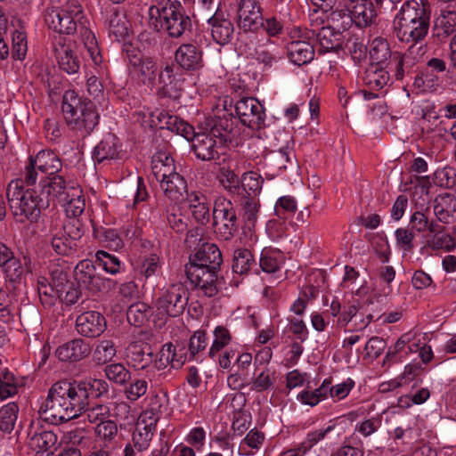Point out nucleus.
<instances>
[{
	"mask_svg": "<svg viewBox=\"0 0 456 456\" xmlns=\"http://www.w3.org/2000/svg\"><path fill=\"white\" fill-rule=\"evenodd\" d=\"M109 392L110 385L102 379L59 380L48 390L39 412L52 424L64 423L78 417L87 409L90 395L100 399L108 397Z\"/></svg>",
	"mask_w": 456,
	"mask_h": 456,
	"instance_id": "1",
	"label": "nucleus"
},
{
	"mask_svg": "<svg viewBox=\"0 0 456 456\" xmlns=\"http://www.w3.org/2000/svg\"><path fill=\"white\" fill-rule=\"evenodd\" d=\"M431 20V5L428 0H407L403 3L393 20L395 37L409 46L406 56L421 59L427 52L424 43Z\"/></svg>",
	"mask_w": 456,
	"mask_h": 456,
	"instance_id": "2",
	"label": "nucleus"
},
{
	"mask_svg": "<svg viewBox=\"0 0 456 456\" xmlns=\"http://www.w3.org/2000/svg\"><path fill=\"white\" fill-rule=\"evenodd\" d=\"M150 27L157 32H166L172 38H179L191 29V20L178 1L156 0L149 8Z\"/></svg>",
	"mask_w": 456,
	"mask_h": 456,
	"instance_id": "3",
	"label": "nucleus"
},
{
	"mask_svg": "<svg viewBox=\"0 0 456 456\" xmlns=\"http://www.w3.org/2000/svg\"><path fill=\"white\" fill-rule=\"evenodd\" d=\"M9 208L17 223H36L41 211L47 208V200L36 188H25L22 182L11 181L6 189Z\"/></svg>",
	"mask_w": 456,
	"mask_h": 456,
	"instance_id": "4",
	"label": "nucleus"
},
{
	"mask_svg": "<svg viewBox=\"0 0 456 456\" xmlns=\"http://www.w3.org/2000/svg\"><path fill=\"white\" fill-rule=\"evenodd\" d=\"M61 110L68 126L82 137L89 135L99 124V114L94 103L79 98L74 91H66Z\"/></svg>",
	"mask_w": 456,
	"mask_h": 456,
	"instance_id": "5",
	"label": "nucleus"
},
{
	"mask_svg": "<svg viewBox=\"0 0 456 456\" xmlns=\"http://www.w3.org/2000/svg\"><path fill=\"white\" fill-rule=\"evenodd\" d=\"M237 127V118L233 116L231 110L227 109V102H224L223 108H216L214 115L208 117L201 123V128L214 135L219 145L232 142Z\"/></svg>",
	"mask_w": 456,
	"mask_h": 456,
	"instance_id": "6",
	"label": "nucleus"
},
{
	"mask_svg": "<svg viewBox=\"0 0 456 456\" xmlns=\"http://www.w3.org/2000/svg\"><path fill=\"white\" fill-rule=\"evenodd\" d=\"M215 232L224 240H232L238 232L239 220L231 200L219 199L213 209Z\"/></svg>",
	"mask_w": 456,
	"mask_h": 456,
	"instance_id": "7",
	"label": "nucleus"
},
{
	"mask_svg": "<svg viewBox=\"0 0 456 456\" xmlns=\"http://www.w3.org/2000/svg\"><path fill=\"white\" fill-rule=\"evenodd\" d=\"M188 303V291L181 283L170 285L157 299L156 308L160 315L177 317Z\"/></svg>",
	"mask_w": 456,
	"mask_h": 456,
	"instance_id": "8",
	"label": "nucleus"
},
{
	"mask_svg": "<svg viewBox=\"0 0 456 456\" xmlns=\"http://www.w3.org/2000/svg\"><path fill=\"white\" fill-rule=\"evenodd\" d=\"M90 300L83 299L76 307L81 313L76 320L77 331L87 338H96L106 330L105 317L96 311H86L90 307Z\"/></svg>",
	"mask_w": 456,
	"mask_h": 456,
	"instance_id": "9",
	"label": "nucleus"
},
{
	"mask_svg": "<svg viewBox=\"0 0 456 456\" xmlns=\"http://www.w3.org/2000/svg\"><path fill=\"white\" fill-rule=\"evenodd\" d=\"M237 119L253 130H258L265 126V109L262 104L253 97H243L234 105Z\"/></svg>",
	"mask_w": 456,
	"mask_h": 456,
	"instance_id": "10",
	"label": "nucleus"
},
{
	"mask_svg": "<svg viewBox=\"0 0 456 456\" xmlns=\"http://www.w3.org/2000/svg\"><path fill=\"white\" fill-rule=\"evenodd\" d=\"M220 267L185 265L184 272L195 287L202 290L205 296L214 297L218 292L217 281Z\"/></svg>",
	"mask_w": 456,
	"mask_h": 456,
	"instance_id": "11",
	"label": "nucleus"
},
{
	"mask_svg": "<svg viewBox=\"0 0 456 456\" xmlns=\"http://www.w3.org/2000/svg\"><path fill=\"white\" fill-rule=\"evenodd\" d=\"M237 24L244 32H257L264 24L262 9L256 0H239Z\"/></svg>",
	"mask_w": 456,
	"mask_h": 456,
	"instance_id": "12",
	"label": "nucleus"
},
{
	"mask_svg": "<svg viewBox=\"0 0 456 456\" xmlns=\"http://www.w3.org/2000/svg\"><path fill=\"white\" fill-rule=\"evenodd\" d=\"M74 186H68L65 179L59 175L44 176L41 175L38 184V192L41 198L47 200V208L51 202L57 200L59 203L67 201L69 193Z\"/></svg>",
	"mask_w": 456,
	"mask_h": 456,
	"instance_id": "13",
	"label": "nucleus"
},
{
	"mask_svg": "<svg viewBox=\"0 0 456 456\" xmlns=\"http://www.w3.org/2000/svg\"><path fill=\"white\" fill-rule=\"evenodd\" d=\"M75 280L86 289L98 292L104 285L103 279L97 273L94 264L88 259L80 261L74 269Z\"/></svg>",
	"mask_w": 456,
	"mask_h": 456,
	"instance_id": "14",
	"label": "nucleus"
},
{
	"mask_svg": "<svg viewBox=\"0 0 456 456\" xmlns=\"http://www.w3.org/2000/svg\"><path fill=\"white\" fill-rule=\"evenodd\" d=\"M213 12L214 9L203 16L211 26L213 39L219 45H224L228 43L232 37L234 31L233 24L224 16L223 12L216 10L212 14Z\"/></svg>",
	"mask_w": 456,
	"mask_h": 456,
	"instance_id": "15",
	"label": "nucleus"
},
{
	"mask_svg": "<svg viewBox=\"0 0 456 456\" xmlns=\"http://www.w3.org/2000/svg\"><path fill=\"white\" fill-rule=\"evenodd\" d=\"M77 19L59 8L47 9L45 13V21L48 28L59 34H73L77 30Z\"/></svg>",
	"mask_w": 456,
	"mask_h": 456,
	"instance_id": "16",
	"label": "nucleus"
},
{
	"mask_svg": "<svg viewBox=\"0 0 456 456\" xmlns=\"http://www.w3.org/2000/svg\"><path fill=\"white\" fill-rule=\"evenodd\" d=\"M173 65H167L159 75V83L161 85L158 90L160 98H169L178 101L182 95L183 81L175 77Z\"/></svg>",
	"mask_w": 456,
	"mask_h": 456,
	"instance_id": "17",
	"label": "nucleus"
},
{
	"mask_svg": "<svg viewBox=\"0 0 456 456\" xmlns=\"http://www.w3.org/2000/svg\"><path fill=\"white\" fill-rule=\"evenodd\" d=\"M61 37L57 45H54V56L59 68L69 75L77 74L80 70L82 61L77 52L69 45L61 42Z\"/></svg>",
	"mask_w": 456,
	"mask_h": 456,
	"instance_id": "18",
	"label": "nucleus"
},
{
	"mask_svg": "<svg viewBox=\"0 0 456 456\" xmlns=\"http://www.w3.org/2000/svg\"><path fill=\"white\" fill-rule=\"evenodd\" d=\"M126 359L132 367L144 370L153 362L151 346L142 341H134L126 348Z\"/></svg>",
	"mask_w": 456,
	"mask_h": 456,
	"instance_id": "19",
	"label": "nucleus"
},
{
	"mask_svg": "<svg viewBox=\"0 0 456 456\" xmlns=\"http://www.w3.org/2000/svg\"><path fill=\"white\" fill-rule=\"evenodd\" d=\"M208 132L197 133L192 138L191 149L195 156L203 161H210L219 157L218 142Z\"/></svg>",
	"mask_w": 456,
	"mask_h": 456,
	"instance_id": "20",
	"label": "nucleus"
},
{
	"mask_svg": "<svg viewBox=\"0 0 456 456\" xmlns=\"http://www.w3.org/2000/svg\"><path fill=\"white\" fill-rule=\"evenodd\" d=\"M346 7L352 21L358 28L370 26L376 17L372 3L368 0H347Z\"/></svg>",
	"mask_w": 456,
	"mask_h": 456,
	"instance_id": "21",
	"label": "nucleus"
},
{
	"mask_svg": "<svg viewBox=\"0 0 456 456\" xmlns=\"http://www.w3.org/2000/svg\"><path fill=\"white\" fill-rule=\"evenodd\" d=\"M175 60L182 69L188 71L200 69L203 66L202 52L193 44H183L175 51Z\"/></svg>",
	"mask_w": 456,
	"mask_h": 456,
	"instance_id": "22",
	"label": "nucleus"
},
{
	"mask_svg": "<svg viewBox=\"0 0 456 456\" xmlns=\"http://www.w3.org/2000/svg\"><path fill=\"white\" fill-rule=\"evenodd\" d=\"M222 263V253L217 246L203 242L194 254L190 255V263L187 265L221 267Z\"/></svg>",
	"mask_w": 456,
	"mask_h": 456,
	"instance_id": "23",
	"label": "nucleus"
},
{
	"mask_svg": "<svg viewBox=\"0 0 456 456\" xmlns=\"http://www.w3.org/2000/svg\"><path fill=\"white\" fill-rule=\"evenodd\" d=\"M308 34V38L315 37L320 48V53L338 52L343 47V34L330 28V27H322L318 31L311 29Z\"/></svg>",
	"mask_w": 456,
	"mask_h": 456,
	"instance_id": "24",
	"label": "nucleus"
},
{
	"mask_svg": "<svg viewBox=\"0 0 456 456\" xmlns=\"http://www.w3.org/2000/svg\"><path fill=\"white\" fill-rule=\"evenodd\" d=\"M91 351L88 342L82 338H75L59 346L56 354L62 362H78L87 357Z\"/></svg>",
	"mask_w": 456,
	"mask_h": 456,
	"instance_id": "25",
	"label": "nucleus"
},
{
	"mask_svg": "<svg viewBox=\"0 0 456 456\" xmlns=\"http://www.w3.org/2000/svg\"><path fill=\"white\" fill-rule=\"evenodd\" d=\"M31 426L28 431V445L37 453H42L54 448L57 444V435L53 431L37 428Z\"/></svg>",
	"mask_w": 456,
	"mask_h": 456,
	"instance_id": "26",
	"label": "nucleus"
},
{
	"mask_svg": "<svg viewBox=\"0 0 456 456\" xmlns=\"http://www.w3.org/2000/svg\"><path fill=\"white\" fill-rule=\"evenodd\" d=\"M34 165L40 171L41 175L50 176L61 170L62 163L58 155L51 150L39 151L36 157L30 156Z\"/></svg>",
	"mask_w": 456,
	"mask_h": 456,
	"instance_id": "27",
	"label": "nucleus"
},
{
	"mask_svg": "<svg viewBox=\"0 0 456 456\" xmlns=\"http://www.w3.org/2000/svg\"><path fill=\"white\" fill-rule=\"evenodd\" d=\"M151 170L154 177L159 183L177 174L175 161L167 153L159 151L153 155L151 159Z\"/></svg>",
	"mask_w": 456,
	"mask_h": 456,
	"instance_id": "28",
	"label": "nucleus"
},
{
	"mask_svg": "<svg viewBox=\"0 0 456 456\" xmlns=\"http://www.w3.org/2000/svg\"><path fill=\"white\" fill-rule=\"evenodd\" d=\"M118 139L113 134H108L93 151V159L98 164L118 159Z\"/></svg>",
	"mask_w": 456,
	"mask_h": 456,
	"instance_id": "29",
	"label": "nucleus"
},
{
	"mask_svg": "<svg viewBox=\"0 0 456 456\" xmlns=\"http://www.w3.org/2000/svg\"><path fill=\"white\" fill-rule=\"evenodd\" d=\"M433 211L440 223L452 224L456 220V200L449 194L438 196L434 200Z\"/></svg>",
	"mask_w": 456,
	"mask_h": 456,
	"instance_id": "30",
	"label": "nucleus"
},
{
	"mask_svg": "<svg viewBox=\"0 0 456 456\" xmlns=\"http://www.w3.org/2000/svg\"><path fill=\"white\" fill-rule=\"evenodd\" d=\"M288 57L297 66L309 63L314 56V46L306 41L296 40L287 45Z\"/></svg>",
	"mask_w": 456,
	"mask_h": 456,
	"instance_id": "31",
	"label": "nucleus"
},
{
	"mask_svg": "<svg viewBox=\"0 0 456 456\" xmlns=\"http://www.w3.org/2000/svg\"><path fill=\"white\" fill-rule=\"evenodd\" d=\"M160 188L168 199L171 200H179L183 193L187 192V183L184 178L177 173L161 183Z\"/></svg>",
	"mask_w": 456,
	"mask_h": 456,
	"instance_id": "32",
	"label": "nucleus"
},
{
	"mask_svg": "<svg viewBox=\"0 0 456 456\" xmlns=\"http://www.w3.org/2000/svg\"><path fill=\"white\" fill-rule=\"evenodd\" d=\"M364 83L370 89H381L389 81V74L384 66L370 65L363 77Z\"/></svg>",
	"mask_w": 456,
	"mask_h": 456,
	"instance_id": "33",
	"label": "nucleus"
},
{
	"mask_svg": "<svg viewBox=\"0 0 456 456\" xmlns=\"http://www.w3.org/2000/svg\"><path fill=\"white\" fill-rule=\"evenodd\" d=\"M244 227L251 231L256 223L260 208L259 200L252 196H243L241 200Z\"/></svg>",
	"mask_w": 456,
	"mask_h": 456,
	"instance_id": "34",
	"label": "nucleus"
},
{
	"mask_svg": "<svg viewBox=\"0 0 456 456\" xmlns=\"http://www.w3.org/2000/svg\"><path fill=\"white\" fill-rule=\"evenodd\" d=\"M391 57L387 41L381 37L375 38L370 49V65L384 66Z\"/></svg>",
	"mask_w": 456,
	"mask_h": 456,
	"instance_id": "35",
	"label": "nucleus"
},
{
	"mask_svg": "<svg viewBox=\"0 0 456 456\" xmlns=\"http://www.w3.org/2000/svg\"><path fill=\"white\" fill-rule=\"evenodd\" d=\"M50 245L60 256H72L77 249V243L69 239L61 230L53 234Z\"/></svg>",
	"mask_w": 456,
	"mask_h": 456,
	"instance_id": "36",
	"label": "nucleus"
},
{
	"mask_svg": "<svg viewBox=\"0 0 456 456\" xmlns=\"http://www.w3.org/2000/svg\"><path fill=\"white\" fill-rule=\"evenodd\" d=\"M67 201H61V204L65 207V212L69 218H77L85 210V200L82 199L81 191L74 187L69 193Z\"/></svg>",
	"mask_w": 456,
	"mask_h": 456,
	"instance_id": "37",
	"label": "nucleus"
},
{
	"mask_svg": "<svg viewBox=\"0 0 456 456\" xmlns=\"http://www.w3.org/2000/svg\"><path fill=\"white\" fill-rule=\"evenodd\" d=\"M151 315V307L143 302L130 305L126 311L127 322L135 327L142 326Z\"/></svg>",
	"mask_w": 456,
	"mask_h": 456,
	"instance_id": "38",
	"label": "nucleus"
},
{
	"mask_svg": "<svg viewBox=\"0 0 456 456\" xmlns=\"http://www.w3.org/2000/svg\"><path fill=\"white\" fill-rule=\"evenodd\" d=\"M155 427L152 423H137L135 430L133 433L134 446L140 452L146 450L152 439Z\"/></svg>",
	"mask_w": 456,
	"mask_h": 456,
	"instance_id": "39",
	"label": "nucleus"
},
{
	"mask_svg": "<svg viewBox=\"0 0 456 456\" xmlns=\"http://www.w3.org/2000/svg\"><path fill=\"white\" fill-rule=\"evenodd\" d=\"M126 20L124 14H122L117 8L111 11L110 17L107 20L108 29L117 40L124 38L128 34V28L126 26Z\"/></svg>",
	"mask_w": 456,
	"mask_h": 456,
	"instance_id": "40",
	"label": "nucleus"
},
{
	"mask_svg": "<svg viewBox=\"0 0 456 456\" xmlns=\"http://www.w3.org/2000/svg\"><path fill=\"white\" fill-rule=\"evenodd\" d=\"M19 407L16 403H9L0 408V429L10 434L18 418Z\"/></svg>",
	"mask_w": 456,
	"mask_h": 456,
	"instance_id": "41",
	"label": "nucleus"
},
{
	"mask_svg": "<svg viewBox=\"0 0 456 456\" xmlns=\"http://www.w3.org/2000/svg\"><path fill=\"white\" fill-rule=\"evenodd\" d=\"M94 236L99 241L105 243L106 247L115 250L121 248L124 246L118 232L111 228L94 226Z\"/></svg>",
	"mask_w": 456,
	"mask_h": 456,
	"instance_id": "42",
	"label": "nucleus"
},
{
	"mask_svg": "<svg viewBox=\"0 0 456 456\" xmlns=\"http://www.w3.org/2000/svg\"><path fill=\"white\" fill-rule=\"evenodd\" d=\"M263 183V177L254 171L245 172L240 178V187L245 191V196L256 198L261 192Z\"/></svg>",
	"mask_w": 456,
	"mask_h": 456,
	"instance_id": "43",
	"label": "nucleus"
},
{
	"mask_svg": "<svg viewBox=\"0 0 456 456\" xmlns=\"http://www.w3.org/2000/svg\"><path fill=\"white\" fill-rule=\"evenodd\" d=\"M252 253L246 248H239L234 251L232 259V271L239 274L247 273L251 266L255 265Z\"/></svg>",
	"mask_w": 456,
	"mask_h": 456,
	"instance_id": "44",
	"label": "nucleus"
},
{
	"mask_svg": "<svg viewBox=\"0 0 456 456\" xmlns=\"http://www.w3.org/2000/svg\"><path fill=\"white\" fill-rule=\"evenodd\" d=\"M116 346L111 340H102L98 343L93 353V362L95 365H103L112 360L116 355Z\"/></svg>",
	"mask_w": 456,
	"mask_h": 456,
	"instance_id": "45",
	"label": "nucleus"
},
{
	"mask_svg": "<svg viewBox=\"0 0 456 456\" xmlns=\"http://www.w3.org/2000/svg\"><path fill=\"white\" fill-rule=\"evenodd\" d=\"M80 37L85 48L90 54L92 61L96 65L100 64L102 62V56L100 54L98 43L94 34L88 28L81 27Z\"/></svg>",
	"mask_w": 456,
	"mask_h": 456,
	"instance_id": "46",
	"label": "nucleus"
},
{
	"mask_svg": "<svg viewBox=\"0 0 456 456\" xmlns=\"http://www.w3.org/2000/svg\"><path fill=\"white\" fill-rule=\"evenodd\" d=\"M217 179L222 186L232 194H239L240 189V178L233 170L221 167L217 174Z\"/></svg>",
	"mask_w": 456,
	"mask_h": 456,
	"instance_id": "47",
	"label": "nucleus"
},
{
	"mask_svg": "<svg viewBox=\"0 0 456 456\" xmlns=\"http://www.w3.org/2000/svg\"><path fill=\"white\" fill-rule=\"evenodd\" d=\"M427 245L433 250L443 249L450 252L456 247L455 240L444 230L440 233L428 237Z\"/></svg>",
	"mask_w": 456,
	"mask_h": 456,
	"instance_id": "48",
	"label": "nucleus"
},
{
	"mask_svg": "<svg viewBox=\"0 0 456 456\" xmlns=\"http://www.w3.org/2000/svg\"><path fill=\"white\" fill-rule=\"evenodd\" d=\"M433 183L446 189L456 188V168L444 167L437 169L433 175Z\"/></svg>",
	"mask_w": 456,
	"mask_h": 456,
	"instance_id": "49",
	"label": "nucleus"
},
{
	"mask_svg": "<svg viewBox=\"0 0 456 456\" xmlns=\"http://www.w3.org/2000/svg\"><path fill=\"white\" fill-rule=\"evenodd\" d=\"M328 27L340 32L341 34L347 30L353 23L349 12L345 10L332 11L328 16Z\"/></svg>",
	"mask_w": 456,
	"mask_h": 456,
	"instance_id": "50",
	"label": "nucleus"
},
{
	"mask_svg": "<svg viewBox=\"0 0 456 456\" xmlns=\"http://www.w3.org/2000/svg\"><path fill=\"white\" fill-rule=\"evenodd\" d=\"M18 387L14 375L8 370H0V400L7 399L17 394Z\"/></svg>",
	"mask_w": 456,
	"mask_h": 456,
	"instance_id": "51",
	"label": "nucleus"
},
{
	"mask_svg": "<svg viewBox=\"0 0 456 456\" xmlns=\"http://www.w3.org/2000/svg\"><path fill=\"white\" fill-rule=\"evenodd\" d=\"M106 378L118 385H124L131 379L130 371L122 363H111L104 368Z\"/></svg>",
	"mask_w": 456,
	"mask_h": 456,
	"instance_id": "52",
	"label": "nucleus"
},
{
	"mask_svg": "<svg viewBox=\"0 0 456 456\" xmlns=\"http://www.w3.org/2000/svg\"><path fill=\"white\" fill-rule=\"evenodd\" d=\"M244 53L248 56H251L258 63L264 65L265 69H269L278 61L279 58L268 51L264 45L256 47L253 51L245 50Z\"/></svg>",
	"mask_w": 456,
	"mask_h": 456,
	"instance_id": "53",
	"label": "nucleus"
},
{
	"mask_svg": "<svg viewBox=\"0 0 456 456\" xmlns=\"http://www.w3.org/2000/svg\"><path fill=\"white\" fill-rule=\"evenodd\" d=\"M5 273V279L12 284H20L22 281L24 269L20 259L13 256L5 265H3Z\"/></svg>",
	"mask_w": 456,
	"mask_h": 456,
	"instance_id": "54",
	"label": "nucleus"
},
{
	"mask_svg": "<svg viewBox=\"0 0 456 456\" xmlns=\"http://www.w3.org/2000/svg\"><path fill=\"white\" fill-rule=\"evenodd\" d=\"M95 258L96 263L105 272L110 273L111 274H116L119 272L120 261L115 256L110 255L106 251L99 250L95 254Z\"/></svg>",
	"mask_w": 456,
	"mask_h": 456,
	"instance_id": "55",
	"label": "nucleus"
},
{
	"mask_svg": "<svg viewBox=\"0 0 456 456\" xmlns=\"http://www.w3.org/2000/svg\"><path fill=\"white\" fill-rule=\"evenodd\" d=\"M84 412L86 413L87 419L90 423H102L110 417L109 405L103 403H95L93 406H90L89 403Z\"/></svg>",
	"mask_w": 456,
	"mask_h": 456,
	"instance_id": "56",
	"label": "nucleus"
},
{
	"mask_svg": "<svg viewBox=\"0 0 456 456\" xmlns=\"http://www.w3.org/2000/svg\"><path fill=\"white\" fill-rule=\"evenodd\" d=\"M61 231L73 241H77L85 233V226L79 218H69L62 225Z\"/></svg>",
	"mask_w": 456,
	"mask_h": 456,
	"instance_id": "57",
	"label": "nucleus"
},
{
	"mask_svg": "<svg viewBox=\"0 0 456 456\" xmlns=\"http://www.w3.org/2000/svg\"><path fill=\"white\" fill-rule=\"evenodd\" d=\"M55 288L45 277H40L37 280V291L41 303L45 306H51L53 305V291Z\"/></svg>",
	"mask_w": 456,
	"mask_h": 456,
	"instance_id": "58",
	"label": "nucleus"
},
{
	"mask_svg": "<svg viewBox=\"0 0 456 456\" xmlns=\"http://www.w3.org/2000/svg\"><path fill=\"white\" fill-rule=\"evenodd\" d=\"M41 177V173L37 167L34 165L33 159L29 157L28 163L26 165L22 173V178L19 180L22 182V185H26L27 188H36L38 190V185H36L37 181Z\"/></svg>",
	"mask_w": 456,
	"mask_h": 456,
	"instance_id": "59",
	"label": "nucleus"
},
{
	"mask_svg": "<svg viewBox=\"0 0 456 456\" xmlns=\"http://www.w3.org/2000/svg\"><path fill=\"white\" fill-rule=\"evenodd\" d=\"M176 350V347L172 344L167 345V349H162V356L166 357V360L171 362V365L175 369L181 368L186 361V354L183 353V349Z\"/></svg>",
	"mask_w": 456,
	"mask_h": 456,
	"instance_id": "60",
	"label": "nucleus"
},
{
	"mask_svg": "<svg viewBox=\"0 0 456 456\" xmlns=\"http://www.w3.org/2000/svg\"><path fill=\"white\" fill-rule=\"evenodd\" d=\"M26 35L20 31H15L12 35V58L23 60L27 53Z\"/></svg>",
	"mask_w": 456,
	"mask_h": 456,
	"instance_id": "61",
	"label": "nucleus"
},
{
	"mask_svg": "<svg viewBox=\"0 0 456 456\" xmlns=\"http://www.w3.org/2000/svg\"><path fill=\"white\" fill-rule=\"evenodd\" d=\"M63 438L67 444H70L69 446L73 447H86L90 440L83 428L68 431L64 434Z\"/></svg>",
	"mask_w": 456,
	"mask_h": 456,
	"instance_id": "62",
	"label": "nucleus"
},
{
	"mask_svg": "<svg viewBox=\"0 0 456 456\" xmlns=\"http://www.w3.org/2000/svg\"><path fill=\"white\" fill-rule=\"evenodd\" d=\"M57 294L66 305H75L81 297L79 288L73 282L67 284L63 291H58Z\"/></svg>",
	"mask_w": 456,
	"mask_h": 456,
	"instance_id": "63",
	"label": "nucleus"
},
{
	"mask_svg": "<svg viewBox=\"0 0 456 456\" xmlns=\"http://www.w3.org/2000/svg\"><path fill=\"white\" fill-rule=\"evenodd\" d=\"M441 17V26L444 34L448 37L456 33V11H443Z\"/></svg>",
	"mask_w": 456,
	"mask_h": 456,
	"instance_id": "64",
	"label": "nucleus"
}]
</instances>
